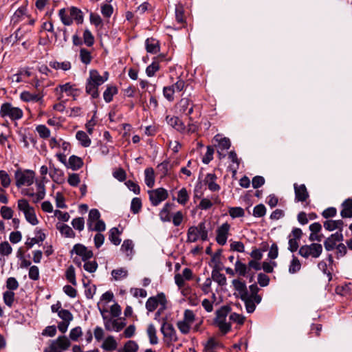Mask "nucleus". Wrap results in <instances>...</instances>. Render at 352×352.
I'll return each instance as SVG.
<instances>
[{"instance_id":"f257e3e1","label":"nucleus","mask_w":352,"mask_h":352,"mask_svg":"<svg viewBox=\"0 0 352 352\" xmlns=\"http://www.w3.org/2000/svg\"><path fill=\"white\" fill-rule=\"evenodd\" d=\"M107 80V77L102 76L96 69H91L86 81V93L94 99L98 98L100 96L98 87Z\"/></svg>"},{"instance_id":"f03ea898","label":"nucleus","mask_w":352,"mask_h":352,"mask_svg":"<svg viewBox=\"0 0 352 352\" xmlns=\"http://www.w3.org/2000/svg\"><path fill=\"white\" fill-rule=\"evenodd\" d=\"M203 241L208 240V230L204 222H200L197 226H190L187 232V243H195L199 238Z\"/></svg>"},{"instance_id":"7ed1b4c3","label":"nucleus","mask_w":352,"mask_h":352,"mask_svg":"<svg viewBox=\"0 0 352 352\" xmlns=\"http://www.w3.org/2000/svg\"><path fill=\"white\" fill-rule=\"evenodd\" d=\"M23 112L19 107L12 106L10 102L3 103L0 108V116L1 118H9L12 120L21 119Z\"/></svg>"},{"instance_id":"20e7f679","label":"nucleus","mask_w":352,"mask_h":352,"mask_svg":"<svg viewBox=\"0 0 352 352\" xmlns=\"http://www.w3.org/2000/svg\"><path fill=\"white\" fill-rule=\"evenodd\" d=\"M322 252V246L320 243H313L311 245H302L298 251V254L307 258L309 256L316 258H318Z\"/></svg>"},{"instance_id":"39448f33","label":"nucleus","mask_w":352,"mask_h":352,"mask_svg":"<svg viewBox=\"0 0 352 352\" xmlns=\"http://www.w3.org/2000/svg\"><path fill=\"white\" fill-rule=\"evenodd\" d=\"M34 172L30 170H17L15 172L14 177L16 179V186L18 188L22 186H30L34 182Z\"/></svg>"},{"instance_id":"423d86ee","label":"nucleus","mask_w":352,"mask_h":352,"mask_svg":"<svg viewBox=\"0 0 352 352\" xmlns=\"http://www.w3.org/2000/svg\"><path fill=\"white\" fill-rule=\"evenodd\" d=\"M195 320V315L192 310L186 309L184 314V318L178 321L177 327L183 334H188L190 332L192 324Z\"/></svg>"},{"instance_id":"0eeeda50","label":"nucleus","mask_w":352,"mask_h":352,"mask_svg":"<svg viewBox=\"0 0 352 352\" xmlns=\"http://www.w3.org/2000/svg\"><path fill=\"white\" fill-rule=\"evenodd\" d=\"M104 311H101V314L104 320V325L107 331H120L125 326L124 319H113L104 314Z\"/></svg>"},{"instance_id":"6e6552de","label":"nucleus","mask_w":352,"mask_h":352,"mask_svg":"<svg viewBox=\"0 0 352 352\" xmlns=\"http://www.w3.org/2000/svg\"><path fill=\"white\" fill-rule=\"evenodd\" d=\"M55 92L58 96V99L61 100L63 97V94L65 93L67 96H72L74 99L78 96L80 90L75 87L74 85L67 82L63 85H59L55 88Z\"/></svg>"},{"instance_id":"1a4fd4ad","label":"nucleus","mask_w":352,"mask_h":352,"mask_svg":"<svg viewBox=\"0 0 352 352\" xmlns=\"http://www.w3.org/2000/svg\"><path fill=\"white\" fill-rule=\"evenodd\" d=\"M149 199L153 206H158L168 197V191L164 188H158L148 191Z\"/></svg>"},{"instance_id":"9d476101","label":"nucleus","mask_w":352,"mask_h":352,"mask_svg":"<svg viewBox=\"0 0 352 352\" xmlns=\"http://www.w3.org/2000/svg\"><path fill=\"white\" fill-rule=\"evenodd\" d=\"M160 305L164 306L166 305V298L164 293H160L156 296L150 297L146 302V309L151 312L153 311L157 306Z\"/></svg>"},{"instance_id":"9b49d317","label":"nucleus","mask_w":352,"mask_h":352,"mask_svg":"<svg viewBox=\"0 0 352 352\" xmlns=\"http://www.w3.org/2000/svg\"><path fill=\"white\" fill-rule=\"evenodd\" d=\"M69 340L65 336H60L56 340H53L50 346L52 352H60L59 349L65 351L70 346Z\"/></svg>"},{"instance_id":"f8f14e48","label":"nucleus","mask_w":352,"mask_h":352,"mask_svg":"<svg viewBox=\"0 0 352 352\" xmlns=\"http://www.w3.org/2000/svg\"><path fill=\"white\" fill-rule=\"evenodd\" d=\"M230 225L228 223H224L217 230L216 241L220 245H224L228 239Z\"/></svg>"},{"instance_id":"ddd939ff","label":"nucleus","mask_w":352,"mask_h":352,"mask_svg":"<svg viewBox=\"0 0 352 352\" xmlns=\"http://www.w3.org/2000/svg\"><path fill=\"white\" fill-rule=\"evenodd\" d=\"M73 253L81 256L83 261L90 259L94 256L91 250H88L86 246L80 243L74 245L73 249L71 250V254Z\"/></svg>"},{"instance_id":"4468645a","label":"nucleus","mask_w":352,"mask_h":352,"mask_svg":"<svg viewBox=\"0 0 352 352\" xmlns=\"http://www.w3.org/2000/svg\"><path fill=\"white\" fill-rule=\"evenodd\" d=\"M226 313H223L221 311H218L217 312V318L215 320V323L223 334L229 332L231 329L230 324L226 322Z\"/></svg>"},{"instance_id":"2eb2a0df","label":"nucleus","mask_w":352,"mask_h":352,"mask_svg":"<svg viewBox=\"0 0 352 352\" xmlns=\"http://www.w3.org/2000/svg\"><path fill=\"white\" fill-rule=\"evenodd\" d=\"M161 331L164 336L168 339L170 342L178 340L176 331L173 324L164 322L162 325Z\"/></svg>"},{"instance_id":"dca6fc26","label":"nucleus","mask_w":352,"mask_h":352,"mask_svg":"<svg viewBox=\"0 0 352 352\" xmlns=\"http://www.w3.org/2000/svg\"><path fill=\"white\" fill-rule=\"evenodd\" d=\"M295 199L297 201L304 202L309 197L307 187L305 184L298 185L297 184H294Z\"/></svg>"},{"instance_id":"f3484780","label":"nucleus","mask_w":352,"mask_h":352,"mask_svg":"<svg viewBox=\"0 0 352 352\" xmlns=\"http://www.w3.org/2000/svg\"><path fill=\"white\" fill-rule=\"evenodd\" d=\"M166 121L168 125L174 128L177 131L180 133L186 132V126L178 117L167 116L166 117Z\"/></svg>"},{"instance_id":"a211bd4d","label":"nucleus","mask_w":352,"mask_h":352,"mask_svg":"<svg viewBox=\"0 0 352 352\" xmlns=\"http://www.w3.org/2000/svg\"><path fill=\"white\" fill-rule=\"evenodd\" d=\"M217 177L214 173H208L204 178V183L212 192H217L220 190V186L216 183Z\"/></svg>"},{"instance_id":"6ab92c4d","label":"nucleus","mask_w":352,"mask_h":352,"mask_svg":"<svg viewBox=\"0 0 352 352\" xmlns=\"http://www.w3.org/2000/svg\"><path fill=\"white\" fill-rule=\"evenodd\" d=\"M43 98V94L41 93L38 94H31L29 91H24L21 93L20 98L23 102H40L42 101Z\"/></svg>"},{"instance_id":"aec40b11","label":"nucleus","mask_w":352,"mask_h":352,"mask_svg":"<svg viewBox=\"0 0 352 352\" xmlns=\"http://www.w3.org/2000/svg\"><path fill=\"white\" fill-rule=\"evenodd\" d=\"M174 206V204L166 203L160 210L159 216L160 220L163 222H170L171 220L170 211Z\"/></svg>"},{"instance_id":"412c9836","label":"nucleus","mask_w":352,"mask_h":352,"mask_svg":"<svg viewBox=\"0 0 352 352\" xmlns=\"http://www.w3.org/2000/svg\"><path fill=\"white\" fill-rule=\"evenodd\" d=\"M232 285L234 287V289L239 292V295L241 299L245 298L246 295L249 294L246 285L244 282L238 279H234L232 280Z\"/></svg>"},{"instance_id":"4be33fe9","label":"nucleus","mask_w":352,"mask_h":352,"mask_svg":"<svg viewBox=\"0 0 352 352\" xmlns=\"http://www.w3.org/2000/svg\"><path fill=\"white\" fill-rule=\"evenodd\" d=\"M146 50L148 53L157 54L160 49L159 41L153 38H148L145 41Z\"/></svg>"},{"instance_id":"5701e85b","label":"nucleus","mask_w":352,"mask_h":352,"mask_svg":"<svg viewBox=\"0 0 352 352\" xmlns=\"http://www.w3.org/2000/svg\"><path fill=\"white\" fill-rule=\"evenodd\" d=\"M340 215L342 218L352 217V199H347L342 204Z\"/></svg>"},{"instance_id":"b1692460","label":"nucleus","mask_w":352,"mask_h":352,"mask_svg":"<svg viewBox=\"0 0 352 352\" xmlns=\"http://www.w3.org/2000/svg\"><path fill=\"white\" fill-rule=\"evenodd\" d=\"M82 165L83 161L80 157L76 155H72L69 158L67 167L72 169L73 170H76L80 169Z\"/></svg>"},{"instance_id":"393cba45","label":"nucleus","mask_w":352,"mask_h":352,"mask_svg":"<svg viewBox=\"0 0 352 352\" xmlns=\"http://www.w3.org/2000/svg\"><path fill=\"white\" fill-rule=\"evenodd\" d=\"M175 19H176V21L181 25H184L186 23V16L184 14V6L181 3L176 4Z\"/></svg>"},{"instance_id":"a878e982","label":"nucleus","mask_w":352,"mask_h":352,"mask_svg":"<svg viewBox=\"0 0 352 352\" xmlns=\"http://www.w3.org/2000/svg\"><path fill=\"white\" fill-rule=\"evenodd\" d=\"M118 88L116 86L108 85L103 93V98L106 102L109 103L113 100V96L118 94Z\"/></svg>"},{"instance_id":"bb28decb","label":"nucleus","mask_w":352,"mask_h":352,"mask_svg":"<svg viewBox=\"0 0 352 352\" xmlns=\"http://www.w3.org/2000/svg\"><path fill=\"white\" fill-rule=\"evenodd\" d=\"M118 344L112 336H109L103 342L101 347L105 351H113L117 348Z\"/></svg>"},{"instance_id":"cd10ccee","label":"nucleus","mask_w":352,"mask_h":352,"mask_svg":"<svg viewBox=\"0 0 352 352\" xmlns=\"http://www.w3.org/2000/svg\"><path fill=\"white\" fill-rule=\"evenodd\" d=\"M145 184L148 188H153L155 184V173L153 168H147L144 170Z\"/></svg>"},{"instance_id":"c85d7f7f","label":"nucleus","mask_w":352,"mask_h":352,"mask_svg":"<svg viewBox=\"0 0 352 352\" xmlns=\"http://www.w3.org/2000/svg\"><path fill=\"white\" fill-rule=\"evenodd\" d=\"M57 229L60 231V234L67 238H74L76 234L70 226L67 224L56 225Z\"/></svg>"},{"instance_id":"c756f323","label":"nucleus","mask_w":352,"mask_h":352,"mask_svg":"<svg viewBox=\"0 0 352 352\" xmlns=\"http://www.w3.org/2000/svg\"><path fill=\"white\" fill-rule=\"evenodd\" d=\"M69 14L72 20H75L78 24H81L83 22L82 12L78 8L72 6L69 9Z\"/></svg>"},{"instance_id":"7c9ffc66","label":"nucleus","mask_w":352,"mask_h":352,"mask_svg":"<svg viewBox=\"0 0 352 352\" xmlns=\"http://www.w3.org/2000/svg\"><path fill=\"white\" fill-rule=\"evenodd\" d=\"M212 278L217 282L219 285L224 286L226 285V277L223 274L220 273L217 269H214L212 272Z\"/></svg>"},{"instance_id":"2f4dec72","label":"nucleus","mask_w":352,"mask_h":352,"mask_svg":"<svg viewBox=\"0 0 352 352\" xmlns=\"http://www.w3.org/2000/svg\"><path fill=\"white\" fill-rule=\"evenodd\" d=\"M76 139L80 142L84 147H88L91 144V139L88 135L83 131H78L76 135Z\"/></svg>"},{"instance_id":"473e14b6","label":"nucleus","mask_w":352,"mask_h":352,"mask_svg":"<svg viewBox=\"0 0 352 352\" xmlns=\"http://www.w3.org/2000/svg\"><path fill=\"white\" fill-rule=\"evenodd\" d=\"M157 171L161 175V177H164L168 175L169 170L172 168V165L168 160H165L163 162L158 164Z\"/></svg>"},{"instance_id":"72a5a7b5","label":"nucleus","mask_w":352,"mask_h":352,"mask_svg":"<svg viewBox=\"0 0 352 352\" xmlns=\"http://www.w3.org/2000/svg\"><path fill=\"white\" fill-rule=\"evenodd\" d=\"M26 8L25 7H20L14 13V14L12 15V22L14 23V24H16V23H18L19 22H20L23 18L24 17V16L26 15Z\"/></svg>"},{"instance_id":"f704fd0d","label":"nucleus","mask_w":352,"mask_h":352,"mask_svg":"<svg viewBox=\"0 0 352 352\" xmlns=\"http://www.w3.org/2000/svg\"><path fill=\"white\" fill-rule=\"evenodd\" d=\"M120 234L121 232L117 228H112L109 230V239L114 245H118L121 242V239L119 237Z\"/></svg>"},{"instance_id":"c9c22d12","label":"nucleus","mask_w":352,"mask_h":352,"mask_svg":"<svg viewBox=\"0 0 352 352\" xmlns=\"http://www.w3.org/2000/svg\"><path fill=\"white\" fill-rule=\"evenodd\" d=\"M100 213L98 209H91L89 212L87 219V226L89 229H91L92 223L94 221L100 220Z\"/></svg>"},{"instance_id":"e433bc0d","label":"nucleus","mask_w":352,"mask_h":352,"mask_svg":"<svg viewBox=\"0 0 352 352\" xmlns=\"http://www.w3.org/2000/svg\"><path fill=\"white\" fill-rule=\"evenodd\" d=\"M147 335L149 338V342L151 344H157L158 343V338L156 336V329L153 324H150L147 327Z\"/></svg>"},{"instance_id":"4c0bfd02","label":"nucleus","mask_w":352,"mask_h":352,"mask_svg":"<svg viewBox=\"0 0 352 352\" xmlns=\"http://www.w3.org/2000/svg\"><path fill=\"white\" fill-rule=\"evenodd\" d=\"M245 306V309L248 313H253L256 309V304H257L254 298L249 297V294L246 295L245 298L241 299Z\"/></svg>"},{"instance_id":"58836bf2","label":"nucleus","mask_w":352,"mask_h":352,"mask_svg":"<svg viewBox=\"0 0 352 352\" xmlns=\"http://www.w3.org/2000/svg\"><path fill=\"white\" fill-rule=\"evenodd\" d=\"M111 276L115 280H120L128 276V271L124 267L113 270Z\"/></svg>"},{"instance_id":"ea45409f","label":"nucleus","mask_w":352,"mask_h":352,"mask_svg":"<svg viewBox=\"0 0 352 352\" xmlns=\"http://www.w3.org/2000/svg\"><path fill=\"white\" fill-rule=\"evenodd\" d=\"M189 200V195L186 188H182L177 194V201L181 205H186Z\"/></svg>"},{"instance_id":"a19ab883","label":"nucleus","mask_w":352,"mask_h":352,"mask_svg":"<svg viewBox=\"0 0 352 352\" xmlns=\"http://www.w3.org/2000/svg\"><path fill=\"white\" fill-rule=\"evenodd\" d=\"M50 66L55 69H61L64 71H67L71 69V63L69 61H64L59 63L58 61L50 62Z\"/></svg>"},{"instance_id":"79ce46f5","label":"nucleus","mask_w":352,"mask_h":352,"mask_svg":"<svg viewBox=\"0 0 352 352\" xmlns=\"http://www.w3.org/2000/svg\"><path fill=\"white\" fill-rule=\"evenodd\" d=\"M300 268H301V263H300V261L298 260V258L296 256H293L292 259L290 262V265L289 266V272L290 274H295V273L298 272V271H300Z\"/></svg>"},{"instance_id":"37998d69","label":"nucleus","mask_w":352,"mask_h":352,"mask_svg":"<svg viewBox=\"0 0 352 352\" xmlns=\"http://www.w3.org/2000/svg\"><path fill=\"white\" fill-rule=\"evenodd\" d=\"M219 135L214 137V139L218 142L219 148L222 151L228 149L231 146L230 139L228 138H219Z\"/></svg>"},{"instance_id":"c03bdc74","label":"nucleus","mask_w":352,"mask_h":352,"mask_svg":"<svg viewBox=\"0 0 352 352\" xmlns=\"http://www.w3.org/2000/svg\"><path fill=\"white\" fill-rule=\"evenodd\" d=\"M24 215H25V219L27 220V221H28L32 225L35 226L38 223V221L36 216L34 208L26 211L24 213Z\"/></svg>"},{"instance_id":"a18cd8bd","label":"nucleus","mask_w":352,"mask_h":352,"mask_svg":"<svg viewBox=\"0 0 352 352\" xmlns=\"http://www.w3.org/2000/svg\"><path fill=\"white\" fill-rule=\"evenodd\" d=\"M234 270L239 276H245L249 270L245 264L241 263L240 261H237L235 263Z\"/></svg>"},{"instance_id":"49530a36","label":"nucleus","mask_w":352,"mask_h":352,"mask_svg":"<svg viewBox=\"0 0 352 352\" xmlns=\"http://www.w3.org/2000/svg\"><path fill=\"white\" fill-rule=\"evenodd\" d=\"M65 276L67 280L73 285H76L75 269L73 265H70L66 270Z\"/></svg>"},{"instance_id":"de8ad7c7","label":"nucleus","mask_w":352,"mask_h":352,"mask_svg":"<svg viewBox=\"0 0 352 352\" xmlns=\"http://www.w3.org/2000/svg\"><path fill=\"white\" fill-rule=\"evenodd\" d=\"M80 58L82 63L88 65L91 63L92 57L89 50L85 48H81L80 50Z\"/></svg>"},{"instance_id":"09e8293b","label":"nucleus","mask_w":352,"mask_h":352,"mask_svg":"<svg viewBox=\"0 0 352 352\" xmlns=\"http://www.w3.org/2000/svg\"><path fill=\"white\" fill-rule=\"evenodd\" d=\"M228 212L233 219L242 217L245 215L244 210L241 207H230L229 208Z\"/></svg>"},{"instance_id":"8fccbe9b","label":"nucleus","mask_w":352,"mask_h":352,"mask_svg":"<svg viewBox=\"0 0 352 352\" xmlns=\"http://www.w3.org/2000/svg\"><path fill=\"white\" fill-rule=\"evenodd\" d=\"M58 15L60 16V19L62 21V23L65 25H71L73 23V20L72 19V16L69 15L68 16L66 14V10L65 8H62L58 12Z\"/></svg>"},{"instance_id":"3c124183","label":"nucleus","mask_w":352,"mask_h":352,"mask_svg":"<svg viewBox=\"0 0 352 352\" xmlns=\"http://www.w3.org/2000/svg\"><path fill=\"white\" fill-rule=\"evenodd\" d=\"M0 182L3 188H6L9 187L11 183V179L6 170H0Z\"/></svg>"},{"instance_id":"603ef678","label":"nucleus","mask_w":352,"mask_h":352,"mask_svg":"<svg viewBox=\"0 0 352 352\" xmlns=\"http://www.w3.org/2000/svg\"><path fill=\"white\" fill-rule=\"evenodd\" d=\"M160 69V64L158 61L153 60L146 69V75L152 77Z\"/></svg>"},{"instance_id":"864d4df0","label":"nucleus","mask_w":352,"mask_h":352,"mask_svg":"<svg viewBox=\"0 0 352 352\" xmlns=\"http://www.w3.org/2000/svg\"><path fill=\"white\" fill-rule=\"evenodd\" d=\"M250 290L251 294H249V297L254 298L255 302L258 304L261 301V296L258 294L259 288L256 284H252L250 286Z\"/></svg>"},{"instance_id":"5fc2aeb1","label":"nucleus","mask_w":352,"mask_h":352,"mask_svg":"<svg viewBox=\"0 0 352 352\" xmlns=\"http://www.w3.org/2000/svg\"><path fill=\"white\" fill-rule=\"evenodd\" d=\"M3 298L5 304L11 307L14 300V293L12 291H6L3 293Z\"/></svg>"},{"instance_id":"6e6d98bb","label":"nucleus","mask_w":352,"mask_h":352,"mask_svg":"<svg viewBox=\"0 0 352 352\" xmlns=\"http://www.w3.org/2000/svg\"><path fill=\"white\" fill-rule=\"evenodd\" d=\"M45 239V234L44 233H41L39 236L38 238H29L27 241L25 242V245L28 249L32 248V246L38 243L39 242H42Z\"/></svg>"},{"instance_id":"4d7b16f0","label":"nucleus","mask_w":352,"mask_h":352,"mask_svg":"<svg viewBox=\"0 0 352 352\" xmlns=\"http://www.w3.org/2000/svg\"><path fill=\"white\" fill-rule=\"evenodd\" d=\"M142 208V201L138 197L132 199L131 204V210L133 214H138Z\"/></svg>"},{"instance_id":"13d9d810","label":"nucleus","mask_w":352,"mask_h":352,"mask_svg":"<svg viewBox=\"0 0 352 352\" xmlns=\"http://www.w3.org/2000/svg\"><path fill=\"white\" fill-rule=\"evenodd\" d=\"M83 40L85 44L88 47H91L94 43V37L89 30H85L83 33Z\"/></svg>"},{"instance_id":"bf43d9fd","label":"nucleus","mask_w":352,"mask_h":352,"mask_svg":"<svg viewBox=\"0 0 352 352\" xmlns=\"http://www.w3.org/2000/svg\"><path fill=\"white\" fill-rule=\"evenodd\" d=\"M133 241L129 239L124 240L121 247V250L126 253V256H129L133 252Z\"/></svg>"},{"instance_id":"052dcab7","label":"nucleus","mask_w":352,"mask_h":352,"mask_svg":"<svg viewBox=\"0 0 352 352\" xmlns=\"http://www.w3.org/2000/svg\"><path fill=\"white\" fill-rule=\"evenodd\" d=\"M82 335V329L80 327H76L71 329L69 333V338L72 341H78L79 338Z\"/></svg>"},{"instance_id":"680f3d73","label":"nucleus","mask_w":352,"mask_h":352,"mask_svg":"<svg viewBox=\"0 0 352 352\" xmlns=\"http://www.w3.org/2000/svg\"><path fill=\"white\" fill-rule=\"evenodd\" d=\"M266 208L262 204L256 205L253 209V216L255 217H262L265 215Z\"/></svg>"},{"instance_id":"e2e57ef3","label":"nucleus","mask_w":352,"mask_h":352,"mask_svg":"<svg viewBox=\"0 0 352 352\" xmlns=\"http://www.w3.org/2000/svg\"><path fill=\"white\" fill-rule=\"evenodd\" d=\"M191 104L192 103L188 98H182L178 103V108L179 109V111L182 113H186L188 108L190 106Z\"/></svg>"},{"instance_id":"0e129e2a","label":"nucleus","mask_w":352,"mask_h":352,"mask_svg":"<svg viewBox=\"0 0 352 352\" xmlns=\"http://www.w3.org/2000/svg\"><path fill=\"white\" fill-rule=\"evenodd\" d=\"M12 248L8 241H3L0 243V254L8 256L12 253Z\"/></svg>"},{"instance_id":"69168bd1","label":"nucleus","mask_w":352,"mask_h":352,"mask_svg":"<svg viewBox=\"0 0 352 352\" xmlns=\"http://www.w3.org/2000/svg\"><path fill=\"white\" fill-rule=\"evenodd\" d=\"M36 130L42 138H48L50 136V129L45 125H38L36 126Z\"/></svg>"},{"instance_id":"338daca9","label":"nucleus","mask_w":352,"mask_h":352,"mask_svg":"<svg viewBox=\"0 0 352 352\" xmlns=\"http://www.w3.org/2000/svg\"><path fill=\"white\" fill-rule=\"evenodd\" d=\"M14 211L8 206H2L0 210V214L4 219H11L13 217Z\"/></svg>"},{"instance_id":"774afa93","label":"nucleus","mask_w":352,"mask_h":352,"mask_svg":"<svg viewBox=\"0 0 352 352\" xmlns=\"http://www.w3.org/2000/svg\"><path fill=\"white\" fill-rule=\"evenodd\" d=\"M138 350V345L136 342L133 340L127 341L124 346V352H137Z\"/></svg>"}]
</instances>
